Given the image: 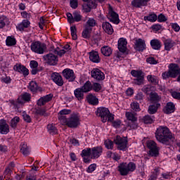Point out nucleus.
Returning a JSON list of instances; mask_svg holds the SVG:
<instances>
[{
    "label": "nucleus",
    "instance_id": "f257e3e1",
    "mask_svg": "<svg viewBox=\"0 0 180 180\" xmlns=\"http://www.w3.org/2000/svg\"><path fill=\"white\" fill-rule=\"evenodd\" d=\"M155 139L162 143V144H168L169 140H175V138L172 136V134L169 131V129L167 127H159L155 131Z\"/></svg>",
    "mask_w": 180,
    "mask_h": 180
},
{
    "label": "nucleus",
    "instance_id": "f03ea898",
    "mask_svg": "<svg viewBox=\"0 0 180 180\" xmlns=\"http://www.w3.org/2000/svg\"><path fill=\"white\" fill-rule=\"evenodd\" d=\"M180 74L179 65L176 63H171L169 65V70L162 74L163 79H167V78H176Z\"/></svg>",
    "mask_w": 180,
    "mask_h": 180
},
{
    "label": "nucleus",
    "instance_id": "7ed1b4c3",
    "mask_svg": "<svg viewBox=\"0 0 180 180\" xmlns=\"http://www.w3.org/2000/svg\"><path fill=\"white\" fill-rule=\"evenodd\" d=\"M135 169L136 164L134 162L122 163L118 166V171L122 176L129 175V172H133Z\"/></svg>",
    "mask_w": 180,
    "mask_h": 180
},
{
    "label": "nucleus",
    "instance_id": "20e7f679",
    "mask_svg": "<svg viewBox=\"0 0 180 180\" xmlns=\"http://www.w3.org/2000/svg\"><path fill=\"white\" fill-rule=\"evenodd\" d=\"M113 143L117 146V150L121 151H126L127 150V137H122L117 135L114 138Z\"/></svg>",
    "mask_w": 180,
    "mask_h": 180
},
{
    "label": "nucleus",
    "instance_id": "39448f33",
    "mask_svg": "<svg viewBox=\"0 0 180 180\" xmlns=\"http://www.w3.org/2000/svg\"><path fill=\"white\" fill-rule=\"evenodd\" d=\"M31 50L37 54H44L45 50H47V46L44 43L37 41L31 44Z\"/></svg>",
    "mask_w": 180,
    "mask_h": 180
},
{
    "label": "nucleus",
    "instance_id": "423d86ee",
    "mask_svg": "<svg viewBox=\"0 0 180 180\" xmlns=\"http://www.w3.org/2000/svg\"><path fill=\"white\" fill-rule=\"evenodd\" d=\"M131 75L136 79H134V84L136 85H142L144 82V75H143V71L141 70H131Z\"/></svg>",
    "mask_w": 180,
    "mask_h": 180
},
{
    "label": "nucleus",
    "instance_id": "0eeeda50",
    "mask_svg": "<svg viewBox=\"0 0 180 180\" xmlns=\"http://www.w3.org/2000/svg\"><path fill=\"white\" fill-rule=\"evenodd\" d=\"M96 115L101 118L103 123H106L108 120V115H109V109L105 107H99L96 111Z\"/></svg>",
    "mask_w": 180,
    "mask_h": 180
},
{
    "label": "nucleus",
    "instance_id": "6e6552de",
    "mask_svg": "<svg viewBox=\"0 0 180 180\" xmlns=\"http://www.w3.org/2000/svg\"><path fill=\"white\" fill-rule=\"evenodd\" d=\"M83 1L86 2L82 5L84 12H91V9H96V6H98L96 0H83Z\"/></svg>",
    "mask_w": 180,
    "mask_h": 180
},
{
    "label": "nucleus",
    "instance_id": "1a4fd4ad",
    "mask_svg": "<svg viewBox=\"0 0 180 180\" xmlns=\"http://www.w3.org/2000/svg\"><path fill=\"white\" fill-rule=\"evenodd\" d=\"M70 129H77L79 126V117L77 115H72L68 120L67 125Z\"/></svg>",
    "mask_w": 180,
    "mask_h": 180
},
{
    "label": "nucleus",
    "instance_id": "9d476101",
    "mask_svg": "<svg viewBox=\"0 0 180 180\" xmlns=\"http://www.w3.org/2000/svg\"><path fill=\"white\" fill-rule=\"evenodd\" d=\"M107 18L109 19L110 22H112L115 25H119L120 22V20H119V14L113 11L112 6H110L109 8V13Z\"/></svg>",
    "mask_w": 180,
    "mask_h": 180
},
{
    "label": "nucleus",
    "instance_id": "9b49d317",
    "mask_svg": "<svg viewBox=\"0 0 180 180\" xmlns=\"http://www.w3.org/2000/svg\"><path fill=\"white\" fill-rule=\"evenodd\" d=\"M91 76L96 81H103L105 79V73L98 68H94L91 72Z\"/></svg>",
    "mask_w": 180,
    "mask_h": 180
},
{
    "label": "nucleus",
    "instance_id": "f8f14e48",
    "mask_svg": "<svg viewBox=\"0 0 180 180\" xmlns=\"http://www.w3.org/2000/svg\"><path fill=\"white\" fill-rule=\"evenodd\" d=\"M44 59L49 65H57V63H58V58L53 53H49L44 56Z\"/></svg>",
    "mask_w": 180,
    "mask_h": 180
},
{
    "label": "nucleus",
    "instance_id": "ddd939ff",
    "mask_svg": "<svg viewBox=\"0 0 180 180\" xmlns=\"http://www.w3.org/2000/svg\"><path fill=\"white\" fill-rule=\"evenodd\" d=\"M62 75H63L64 78L65 79H68L69 82H74L75 81V74H74V70L70 69V68H66L63 70Z\"/></svg>",
    "mask_w": 180,
    "mask_h": 180
},
{
    "label": "nucleus",
    "instance_id": "4468645a",
    "mask_svg": "<svg viewBox=\"0 0 180 180\" xmlns=\"http://www.w3.org/2000/svg\"><path fill=\"white\" fill-rule=\"evenodd\" d=\"M13 70L20 74H22L24 77H27V75H29V69L22 64H16L14 65Z\"/></svg>",
    "mask_w": 180,
    "mask_h": 180
},
{
    "label": "nucleus",
    "instance_id": "2eb2a0df",
    "mask_svg": "<svg viewBox=\"0 0 180 180\" xmlns=\"http://www.w3.org/2000/svg\"><path fill=\"white\" fill-rule=\"evenodd\" d=\"M102 146L94 147L91 148V159L96 160V158H99L102 155L103 153Z\"/></svg>",
    "mask_w": 180,
    "mask_h": 180
},
{
    "label": "nucleus",
    "instance_id": "dca6fc26",
    "mask_svg": "<svg viewBox=\"0 0 180 180\" xmlns=\"http://www.w3.org/2000/svg\"><path fill=\"white\" fill-rule=\"evenodd\" d=\"M51 79L58 85V86H63L64 85V80H63V77L60 74L55 72L51 75Z\"/></svg>",
    "mask_w": 180,
    "mask_h": 180
},
{
    "label": "nucleus",
    "instance_id": "f3484780",
    "mask_svg": "<svg viewBox=\"0 0 180 180\" xmlns=\"http://www.w3.org/2000/svg\"><path fill=\"white\" fill-rule=\"evenodd\" d=\"M51 99H53L52 94L44 96L37 101V105L38 106H44V105H46L48 102H50Z\"/></svg>",
    "mask_w": 180,
    "mask_h": 180
},
{
    "label": "nucleus",
    "instance_id": "a211bd4d",
    "mask_svg": "<svg viewBox=\"0 0 180 180\" xmlns=\"http://www.w3.org/2000/svg\"><path fill=\"white\" fill-rule=\"evenodd\" d=\"M162 110L165 115H171V113H174V112H175V104L172 102H168Z\"/></svg>",
    "mask_w": 180,
    "mask_h": 180
},
{
    "label": "nucleus",
    "instance_id": "6ab92c4d",
    "mask_svg": "<svg viewBox=\"0 0 180 180\" xmlns=\"http://www.w3.org/2000/svg\"><path fill=\"white\" fill-rule=\"evenodd\" d=\"M118 50L120 53H126L127 50V41L124 38H120L118 40Z\"/></svg>",
    "mask_w": 180,
    "mask_h": 180
},
{
    "label": "nucleus",
    "instance_id": "aec40b11",
    "mask_svg": "<svg viewBox=\"0 0 180 180\" xmlns=\"http://www.w3.org/2000/svg\"><path fill=\"white\" fill-rule=\"evenodd\" d=\"M135 49L137 51H144L146 50V41L139 38L136 40Z\"/></svg>",
    "mask_w": 180,
    "mask_h": 180
},
{
    "label": "nucleus",
    "instance_id": "412c9836",
    "mask_svg": "<svg viewBox=\"0 0 180 180\" xmlns=\"http://www.w3.org/2000/svg\"><path fill=\"white\" fill-rule=\"evenodd\" d=\"M89 54L90 61L95 63L96 64L101 63V58L99 57V53L98 51H91L89 53Z\"/></svg>",
    "mask_w": 180,
    "mask_h": 180
},
{
    "label": "nucleus",
    "instance_id": "4be33fe9",
    "mask_svg": "<svg viewBox=\"0 0 180 180\" xmlns=\"http://www.w3.org/2000/svg\"><path fill=\"white\" fill-rule=\"evenodd\" d=\"M150 0H133L131 5L134 8H141L142 6H147Z\"/></svg>",
    "mask_w": 180,
    "mask_h": 180
},
{
    "label": "nucleus",
    "instance_id": "5701e85b",
    "mask_svg": "<svg viewBox=\"0 0 180 180\" xmlns=\"http://www.w3.org/2000/svg\"><path fill=\"white\" fill-rule=\"evenodd\" d=\"M28 89H30V91H31V92H41L42 89L41 87L39 86V85L37 84V82H36L35 81H31L29 84L28 86Z\"/></svg>",
    "mask_w": 180,
    "mask_h": 180
},
{
    "label": "nucleus",
    "instance_id": "b1692460",
    "mask_svg": "<svg viewBox=\"0 0 180 180\" xmlns=\"http://www.w3.org/2000/svg\"><path fill=\"white\" fill-rule=\"evenodd\" d=\"M21 99L22 100H20V98H18L17 99V103L22 105L23 101L24 102H30V99H32V95L27 92H25L21 95Z\"/></svg>",
    "mask_w": 180,
    "mask_h": 180
},
{
    "label": "nucleus",
    "instance_id": "393cba45",
    "mask_svg": "<svg viewBox=\"0 0 180 180\" xmlns=\"http://www.w3.org/2000/svg\"><path fill=\"white\" fill-rule=\"evenodd\" d=\"M159 108H161V104L160 103L150 105L148 107V112L149 115H155V113H157Z\"/></svg>",
    "mask_w": 180,
    "mask_h": 180
},
{
    "label": "nucleus",
    "instance_id": "a878e982",
    "mask_svg": "<svg viewBox=\"0 0 180 180\" xmlns=\"http://www.w3.org/2000/svg\"><path fill=\"white\" fill-rule=\"evenodd\" d=\"M102 27L108 34H113V27L110 23L108 22H103Z\"/></svg>",
    "mask_w": 180,
    "mask_h": 180
},
{
    "label": "nucleus",
    "instance_id": "bb28decb",
    "mask_svg": "<svg viewBox=\"0 0 180 180\" xmlns=\"http://www.w3.org/2000/svg\"><path fill=\"white\" fill-rule=\"evenodd\" d=\"M164 45H165V50L167 51H169L174 46H175V41H174L171 39H167L164 41Z\"/></svg>",
    "mask_w": 180,
    "mask_h": 180
},
{
    "label": "nucleus",
    "instance_id": "cd10ccee",
    "mask_svg": "<svg viewBox=\"0 0 180 180\" xmlns=\"http://www.w3.org/2000/svg\"><path fill=\"white\" fill-rule=\"evenodd\" d=\"M87 99V102L90 104V105H98V103H99V99H98V98H96V96L92 95V94H90L87 96L86 97Z\"/></svg>",
    "mask_w": 180,
    "mask_h": 180
},
{
    "label": "nucleus",
    "instance_id": "c85d7f7f",
    "mask_svg": "<svg viewBox=\"0 0 180 180\" xmlns=\"http://www.w3.org/2000/svg\"><path fill=\"white\" fill-rule=\"evenodd\" d=\"M112 51H113L112 50V48L108 46H103L101 48V53L103 56H105V57H110Z\"/></svg>",
    "mask_w": 180,
    "mask_h": 180
},
{
    "label": "nucleus",
    "instance_id": "c756f323",
    "mask_svg": "<svg viewBox=\"0 0 180 180\" xmlns=\"http://www.w3.org/2000/svg\"><path fill=\"white\" fill-rule=\"evenodd\" d=\"M91 33H92V28L89 27H84V29L82 33V36L84 39H91Z\"/></svg>",
    "mask_w": 180,
    "mask_h": 180
},
{
    "label": "nucleus",
    "instance_id": "7c9ffc66",
    "mask_svg": "<svg viewBox=\"0 0 180 180\" xmlns=\"http://www.w3.org/2000/svg\"><path fill=\"white\" fill-rule=\"evenodd\" d=\"M47 130L49 134L51 136H54L56 134H58V130L57 129V127H56V125L53 124H49L47 126Z\"/></svg>",
    "mask_w": 180,
    "mask_h": 180
},
{
    "label": "nucleus",
    "instance_id": "2f4dec72",
    "mask_svg": "<svg viewBox=\"0 0 180 180\" xmlns=\"http://www.w3.org/2000/svg\"><path fill=\"white\" fill-rule=\"evenodd\" d=\"M84 91L81 88L76 89L74 91L75 96L78 101L84 99Z\"/></svg>",
    "mask_w": 180,
    "mask_h": 180
},
{
    "label": "nucleus",
    "instance_id": "473e14b6",
    "mask_svg": "<svg viewBox=\"0 0 180 180\" xmlns=\"http://www.w3.org/2000/svg\"><path fill=\"white\" fill-rule=\"evenodd\" d=\"M150 46L153 50H160L161 49V41L158 39H152L150 41Z\"/></svg>",
    "mask_w": 180,
    "mask_h": 180
},
{
    "label": "nucleus",
    "instance_id": "72a5a7b5",
    "mask_svg": "<svg viewBox=\"0 0 180 180\" xmlns=\"http://www.w3.org/2000/svg\"><path fill=\"white\" fill-rule=\"evenodd\" d=\"M29 26H30V22H29V20H23L22 22L18 25L17 28L18 30L22 32L25 28L29 27Z\"/></svg>",
    "mask_w": 180,
    "mask_h": 180
},
{
    "label": "nucleus",
    "instance_id": "f704fd0d",
    "mask_svg": "<svg viewBox=\"0 0 180 180\" xmlns=\"http://www.w3.org/2000/svg\"><path fill=\"white\" fill-rule=\"evenodd\" d=\"M150 101L153 102V103H158L161 101V97L158 96V94L157 93H150Z\"/></svg>",
    "mask_w": 180,
    "mask_h": 180
},
{
    "label": "nucleus",
    "instance_id": "c9c22d12",
    "mask_svg": "<svg viewBox=\"0 0 180 180\" xmlns=\"http://www.w3.org/2000/svg\"><path fill=\"white\" fill-rule=\"evenodd\" d=\"M6 25H9V19L5 15L0 16V29L5 27Z\"/></svg>",
    "mask_w": 180,
    "mask_h": 180
},
{
    "label": "nucleus",
    "instance_id": "e433bc0d",
    "mask_svg": "<svg viewBox=\"0 0 180 180\" xmlns=\"http://www.w3.org/2000/svg\"><path fill=\"white\" fill-rule=\"evenodd\" d=\"M1 134H8L9 133V125L8 124H0Z\"/></svg>",
    "mask_w": 180,
    "mask_h": 180
},
{
    "label": "nucleus",
    "instance_id": "4c0bfd02",
    "mask_svg": "<svg viewBox=\"0 0 180 180\" xmlns=\"http://www.w3.org/2000/svg\"><path fill=\"white\" fill-rule=\"evenodd\" d=\"M20 122V118L19 117L15 116L13 119H11L10 122V126L12 129H16L18 127V123Z\"/></svg>",
    "mask_w": 180,
    "mask_h": 180
},
{
    "label": "nucleus",
    "instance_id": "58836bf2",
    "mask_svg": "<svg viewBox=\"0 0 180 180\" xmlns=\"http://www.w3.org/2000/svg\"><path fill=\"white\" fill-rule=\"evenodd\" d=\"M20 152L25 157H27V155H29V154H30V150H29V146H27V144H26V143L22 144V146L20 148Z\"/></svg>",
    "mask_w": 180,
    "mask_h": 180
},
{
    "label": "nucleus",
    "instance_id": "ea45409f",
    "mask_svg": "<svg viewBox=\"0 0 180 180\" xmlns=\"http://www.w3.org/2000/svg\"><path fill=\"white\" fill-rule=\"evenodd\" d=\"M94 26H96V21L94 18H89V20L86 21V25L84 27H89L90 29H92L94 27Z\"/></svg>",
    "mask_w": 180,
    "mask_h": 180
},
{
    "label": "nucleus",
    "instance_id": "a19ab883",
    "mask_svg": "<svg viewBox=\"0 0 180 180\" xmlns=\"http://www.w3.org/2000/svg\"><path fill=\"white\" fill-rule=\"evenodd\" d=\"M35 114L39 115V116H44V117H47L49 116V114L46 112L45 108H38L35 110Z\"/></svg>",
    "mask_w": 180,
    "mask_h": 180
},
{
    "label": "nucleus",
    "instance_id": "79ce46f5",
    "mask_svg": "<svg viewBox=\"0 0 180 180\" xmlns=\"http://www.w3.org/2000/svg\"><path fill=\"white\" fill-rule=\"evenodd\" d=\"M80 89L84 92H89L90 91H92V84L89 81H87Z\"/></svg>",
    "mask_w": 180,
    "mask_h": 180
},
{
    "label": "nucleus",
    "instance_id": "37998d69",
    "mask_svg": "<svg viewBox=\"0 0 180 180\" xmlns=\"http://www.w3.org/2000/svg\"><path fill=\"white\" fill-rule=\"evenodd\" d=\"M143 123L145 124H151L154 122V116L145 115L143 118Z\"/></svg>",
    "mask_w": 180,
    "mask_h": 180
},
{
    "label": "nucleus",
    "instance_id": "c03bdc74",
    "mask_svg": "<svg viewBox=\"0 0 180 180\" xmlns=\"http://www.w3.org/2000/svg\"><path fill=\"white\" fill-rule=\"evenodd\" d=\"M148 154L150 157H158L160 154L158 147L150 149Z\"/></svg>",
    "mask_w": 180,
    "mask_h": 180
},
{
    "label": "nucleus",
    "instance_id": "a18cd8bd",
    "mask_svg": "<svg viewBox=\"0 0 180 180\" xmlns=\"http://www.w3.org/2000/svg\"><path fill=\"white\" fill-rule=\"evenodd\" d=\"M126 117L129 122H137V117L131 112H126Z\"/></svg>",
    "mask_w": 180,
    "mask_h": 180
},
{
    "label": "nucleus",
    "instance_id": "49530a36",
    "mask_svg": "<svg viewBox=\"0 0 180 180\" xmlns=\"http://www.w3.org/2000/svg\"><path fill=\"white\" fill-rule=\"evenodd\" d=\"M6 46H15L16 44V39L11 37H8L6 40Z\"/></svg>",
    "mask_w": 180,
    "mask_h": 180
},
{
    "label": "nucleus",
    "instance_id": "de8ad7c7",
    "mask_svg": "<svg viewBox=\"0 0 180 180\" xmlns=\"http://www.w3.org/2000/svg\"><path fill=\"white\" fill-rule=\"evenodd\" d=\"M142 91H143V92L146 94V95H151V93H153V86H151L150 85L144 86L142 88Z\"/></svg>",
    "mask_w": 180,
    "mask_h": 180
},
{
    "label": "nucleus",
    "instance_id": "09e8293b",
    "mask_svg": "<svg viewBox=\"0 0 180 180\" xmlns=\"http://www.w3.org/2000/svg\"><path fill=\"white\" fill-rule=\"evenodd\" d=\"M70 32L72 39L77 40L78 37L77 35V27L75 25L70 27Z\"/></svg>",
    "mask_w": 180,
    "mask_h": 180
},
{
    "label": "nucleus",
    "instance_id": "8fccbe9b",
    "mask_svg": "<svg viewBox=\"0 0 180 180\" xmlns=\"http://www.w3.org/2000/svg\"><path fill=\"white\" fill-rule=\"evenodd\" d=\"M157 15L155 14H150L148 16L144 17V20H148V22H155L157 20Z\"/></svg>",
    "mask_w": 180,
    "mask_h": 180
},
{
    "label": "nucleus",
    "instance_id": "3c124183",
    "mask_svg": "<svg viewBox=\"0 0 180 180\" xmlns=\"http://www.w3.org/2000/svg\"><path fill=\"white\" fill-rule=\"evenodd\" d=\"M113 142L112 140L110 139H107L105 141L104 144L105 148H108V150H113Z\"/></svg>",
    "mask_w": 180,
    "mask_h": 180
},
{
    "label": "nucleus",
    "instance_id": "603ef678",
    "mask_svg": "<svg viewBox=\"0 0 180 180\" xmlns=\"http://www.w3.org/2000/svg\"><path fill=\"white\" fill-rule=\"evenodd\" d=\"M91 89H93L94 92H99V91L102 89V86L101 84L95 82L91 84Z\"/></svg>",
    "mask_w": 180,
    "mask_h": 180
},
{
    "label": "nucleus",
    "instance_id": "864d4df0",
    "mask_svg": "<svg viewBox=\"0 0 180 180\" xmlns=\"http://www.w3.org/2000/svg\"><path fill=\"white\" fill-rule=\"evenodd\" d=\"M82 157H89L91 156V149L90 148H87L84 149L81 153Z\"/></svg>",
    "mask_w": 180,
    "mask_h": 180
},
{
    "label": "nucleus",
    "instance_id": "5fc2aeb1",
    "mask_svg": "<svg viewBox=\"0 0 180 180\" xmlns=\"http://www.w3.org/2000/svg\"><path fill=\"white\" fill-rule=\"evenodd\" d=\"M82 19V15L79 14L77 11L73 13V20L74 22H81Z\"/></svg>",
    "mask_w": 180,
    "mask_h": 180
},
{
    "label": "nucleus",
    "instance_id": "6e6d98bb",
    "mask_svg": "<svg viewBox=\"0 0 180 180\" xmlns=\"http://www.w3.org/2000/svg\"><path fill=\"white\" fill-rule=\"evenodd\" d=\"M148 80L149 81V82H151V84H153V85H157V84H158V79L155 76L148 75Z\"/></svg>",
    "mask_w": 180,
    "mask_h": 180
},
{
    "label": "nucleus",
    "instance_id": "4d7b16f0",
    "mask_svg": "<svg viewBox=\"0 0 180 180\" xmlns=\"http://www.w3.org/2000/svg\"><path fill=\"white\" fill-rule=\"evenodd\" d=\"M131 108L133 110H135V112H140V104L137 102H133L131 104Z\"/></svg>",
    "mask_w": 180,
    "mask_h": 180
},
{
    "label": "nucleus",
    "instance_id": "13d9d810",
    "mask_svg": "<svg viewBox=\"0 0 180 180\" xmlns=\"http://www.w3.org/2000/svg\"><path fill=\"white\" fill-rule=\"evenodd\" d=\"M58 119L60 120L61 124H66L67 126V123H68V120H67V117H65V115H58Z\"/></svg>",
    "mask_w": 180,
    "mask_h": 180
},
{
    "label": "nucleus",
    "instance_id": "bf43d9fd",
    "mask_svg": "<svg viewBox=\"0 0 180 180\" xmlns=\"http://www.w3.org/2000/svg\"><path fill=\"white\" fill-rule=\"evenodd\" d=\"M147 147L149 150L157 148V143L154 141H148L147 142Z\"/></svg>",
    "mask_w": 180,
    "mask_h": 180
},
{
    "label": "nucleus",
    "instance_id": "052dcab7",
    "mask_svg": "<svg viewBox=\"0 0 180 180\" xmlns=\"http://www.w3.org/2000/svg\"><path fill=\"white\" fill-rule=\"evenodd\" d=\"M127 127L130 129H136L139 127V124L136 122H131L127 123Z\"/></svg>",
    "mask_w": 180,
    "mask_h": 180
},
{
    "label": "nucleus",
    "instance_id": "680f3d73",
    "mask_svg": "<svg viewBox=\"0 0 180 180\" xmlns=\"http://www.w3.org/2000/svg\"><path fill=\"white\" fill-rule=\"evenodd\" d=\"M22 117L25 122H27V123H30V122H32V117H30L29 115L26 114L25 112H22Z\"/></svg>",
    "mask_w": 180,
    "mask_h": 180
},
{
    "label": "nucleus",
    "instance_id": "e2e57ef3",
    "mask_svg": "<svg viewBox=\"0 0 180 180\" xmlns=\"http://www.w3.org/2000/svg\"><path fill=\"white\" fill-rule=\"evenodd\" d=\"M146 61L149 64H153V65L158 64V60H155L154 57L148 58L146 59Z\"/></svg>",
    "mask_w": 180,
    "mask_h": 180
},
{
    "label": "nucleus",
    "instance_id": "0e129e2a",
    "mask_svg": "<svg viewBox=\"0 0 180 180\" xmlns=\"http://www.w3.org/2000/svg\"><path fill=\"white\" fill-rule=\"evenodd\" d=\"M167 17L164 15V14L161 13L158 16V21L160 22H167Z\"/></svg>",
    "mask_w": 180,
    "mask_h": 180
},
{
    "label": "nucleus",
    "instance_id": "69168bd1",
    "mask_svg": "<svg viewBox=\"0 0 180 180\" xmlns=\"http://www.w3.org/2000/svg\"><path fill=\"white\" fill-rule=\"evenodd\" d=\"M144 98V96L143 95V93L140 92L136 94L135 96L136 101H139V102H143V99Z\"/></svg>",
    "mask_w": 180,
    "mask_h": 180
},
{
    "label": "nucleus",
    "instance_id": "338daca9",
    "mask_svg": "<svg viewBox=\"0 0 180 180\" xmlns=\"http://www.w3.org/2000/svg\"><path fill=\"white\" fill-rule=\"evenodd\" d=\"M70 113H71V110L63 109L59 112L58 115L65 116V115H70Z\"/></svg>",
    "mask_w": 180,
    "mask_h": 180
},
{
    "label": "nucleus",
    "instance_id": "774afa93",
    "mask_svg": "<svg viewBox=\"0 0 180 180\" xmlns=\"http://www.w3.org/2000/svg\"><path fill=\"white\" fill-rule=\"evenodd\" d=\"M158 176V169H155V172L153 173V174L149 178V180H157V178Z\"/></svg>",
    "mask_w": 180,
    "mask_h": 180
}]
</instances>
